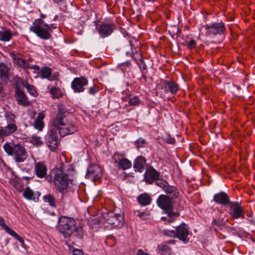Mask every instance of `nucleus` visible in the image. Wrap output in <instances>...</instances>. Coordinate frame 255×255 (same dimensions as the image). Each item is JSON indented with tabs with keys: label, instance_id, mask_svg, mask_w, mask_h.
<instances>
[{
	"label": "nucleus",
	"instance_id": "1",
	"mask_svg": "<svg viewBox=\"0 0 255 255\" xmlns=\"http://www.w3.org/2000/svg\"><path fill=\"white\" fill-rule=\"evenodd\" d=\"M53 179L51 176L46 178L49 183H54L56 190L63 194L67 190L69 183L73 180L74 168L69 165L62 164L59 168H54L52 171Z\"/></svg>",
	"mask_w": 255,
	"mask_h": 255
},
{
	"label": "nucleus",
	"instance_id": "2",
	"mask_svg": "<svg viewBox=\"0 0 255 255\" xmlns=\"http://www.w3.org/2000/svg\"><path fill=\"white\" fill-rule=\"evenodd\" d=\"M76 220L71 217L61 216L58 221V231L61 233L65 239L69 241L81 240L83 237V229L81 226H76Z\"/></svg>",
	"mask_w": 255,
	"mask_h": 255
},
{
	"label": "nucleus",
	"instance_id": "3",
	"mask_svg": "<svg viewBox=\"0 0 255 255\" xmlns=\"http://www.w3.org/2000/svg\"><path fill=\"white\" fill-rule=\"evenodd\" d=\"M57 109L58 113L52 120V126L59 129V133L61 136L75 132L77 130L75 124L66 118L65 114L67 111L65 106L59 104Z\"/></svg>",
	"mask_w": 255,
	"mask_h": 255
},
{
	"label": "nucleus",
	"instance_id": "4",
	"mask_svg": "<svg viewBox=\"0 0 255 255\" xmlns=\"http://www.w3.org/2000/svg\"><path fill=\"white\" fill-rule=\"evenodd\" d=\"M4 151L13 157L16 162H22L27 157L26 149L21 144H12L6 142L3 146Z\"/></svg>",
	"mask_w": 255,
	"mask_h": 255
},
{
	"label": "nucleus",
	"instance_id": "5",
	"mask_svg": "<svg viewBox=\"0 0 255 255\" xmlns=\"http://www.w3.org/2000/svg\"><path fill=\"white\" fill-rule=\"evenodd\" d=\"M204 27L206 30L205 35L207 37L213 38L217 36L225 37L227 28L225 23L222 21L206 24Z\"/></svg>",
	"mask_w": 255,
	"mask_h": 255
},
{
	"label": "nucleus",
	"instance_id": "6",
	"mask_svg": "<svg viewBox=\"0 0 255 255\" xmlns=\"http://www.w3.org/2000/svg\"><path fill=\"white\" fill-rule=\"evenodd\" d=\"M95 25L98 34L102 38H105L111 35L116 28L115 23L112 21H102L99 23L96 21Z\"/></svg>",
	"mask_w": 255,
	"mask_h": 255
},
{
	"label": "nucleus",
	"instance_id": "7",
	"mask_svg": "<svg viewBox=\"0 0 255 255\" xmlns=\"http://www.w3.org/2000/svg\"><path fill=\"white\" fill-rule=\"evenodd\" d=\"M105 221L113 228H121L124 225L125 220L123 214H116L109 212L104 217Z\"/></svg>",
	"mask_w": 255,
	"mask_h": 255
},
{
	"label": "nucleus",
	"instance_id": "8",
	"mask_svg": "<svg viewBox=\"0 0 255 255\" xmlns=\"http://www.w3.org/2000/svg\"><path fill=\"white\" fill-rule=\"evenodd\" d=\"M43 27L36 26L33 29L30 30L31 31L34 33L38 37L43 40L49 39L52 35L50 32L52 31L53 24H48L45 23L43 24Z\"/></svg>",
	"mask_w": 255,
	"mask_h": 255
},
{
	"label": "nucleus",
	"instance_id": "9",
	"mask_svg": "<svg viewBox=\"0 0 255 255\" xmlns=\"http://www.w3.org/2000/svg\"><path fill=\"white\" fill-rule=\"evenodd\" d=\"M228 214L233 219L245 218L244 208L238 202H232L228 205Z\"/></svg>",
	"mask_w": 255,
	"mask_h": 255
},
{
	"label": "nucleus",
	"instance_id": "10",
	"mask_svg": "<svg viewBox=\"0 0 255 255\" xmlns=\"http://www.w3.org/2000/svg\"><path fill=\"white\" fill-rule=\"evenodd\" d=\"M52 127L46 136L45 141L47 146L51 150H55L58 147V136L57 130L59 131V129L53 126Z\"/></svg>",
	"mask_w": 255,
	"mask_h": 255
},
{
	"label": "nucleus",
	"instance_id": "11",
	"mask_svg": "<svg viewBox=\"0 0 255 255\" xmlns=\"http://www.w3.org/2000/svg\"><path fill=\"white\" fill-rule=\"evenodd\" d=\"M125 155L118 152L114 153L112 159L114 163L117 164L119 168L127 170L132 166L131 162L128 159L124 157Z\"/></svg>",
	"mask_w": 255,
	"mask_h": 255
},
{
	"label": "nucleus",
	"instance_id": "12",
	"mask_svg": "<svg viewBox=\"0 0 255 255\" xmlns=\"http://www.w3.org/2000/svg\"><path fill=\"white\" fill-rule=\"evenodd\" d=\"M157 206L162 209L165 213L173 210V206L171 198L166 195L161 194L156 200Z\"/></svg>",
	"mask_w": 255,
	"mask_h": 255
},
{
	"label": "nucleus",
	"instance_id": "13",
	"mask_svg": "<svg viewBox=\"0 0 255 255\" xmlns=\"http://www.w3.org/2000/svg\"><path fill=\"white\" fill-rule=\"evenodd\" d=\"M175 229L177 238L179 239V240L182 241L185 244H187L189 242V228L185 223H181L180 225L176 227Z\"/></svg>",
	"mask_w": 255,
	"mask_h": 255
},
{
	"label": "nucleus",
	"instance_id": "14",
	"mask_svg": "<svg viewBox=\"0 0 255 255\" xmlns=\"http://www.w3.org/2000/svg\"><path fill=\"white\" fill-rule=\"evenodd\" d=\"M86 176L92 179L94 181H98L103 176L101 167L98 164H91L88 168Z\"/></svg>",
	"mask_w": 255,
	"mask_h": 255
},
{
	"label": "nucleus",
	"instance_id": "15",
	"mask_svg": "<svg viewBox=\"0 0 255 255\" xmlns=\"http://www.w3.org/2000/svg\"><path fill=\"white\" fill-rule=\"evenodd\" d=\"M11 58L13 63L17 65L19 67L23 69L38 70L39 66L36 65H31L27 61L20 57H17L14 53H10Z\"/></svg>",
	"mask_w": 255,
	"mask_h": 255
},
{
	"label": "nucleus",
	"instance_id": "16",
	"mask_svg": "<svg viewBox=\"0 0 255 255\" xmlns=\"http://www.w3.org/2000/svg\"><path fill=\"white\" fill-rule=\"evenodd\" d=\"M88 83V80L86 77H76L71 82V88L75 93L83 92L85 89L84 87L87 86Z\"/></svg>",
	"mask_w": 255,
	"mask_h": 255
},
{
	"label": "nucleus",
	"instance_id": "17",
	"mask_svg": "<svg viewBox=\"0 0 255 255\" xmlns=\"http://www.w3.org/2000/svg\"><path fill=\"white\" fill-rule=\"evenodd\" d=\"M160 177V172L152 166L147 168L144 174V180L146 183L152 184Z\"/></svg>",
	"mask_w": 255,
	"mask_h": 255
},
{
	"label": "nucleus",
	"instance_id": "18",
	"mask_svg": "<svg viewBox=\"0 0 255 255\" xmlns=\"http://www.w3.org/2000/svg\"><path fill=\"white\" fill-rule=\"evenodd\" d=\"M52 69L48 67H42L40 69V75L42 79H47L50 81H58L59 72L52 73Z\"/></svg>",
	"mask_w": 255,
	"mask_h": 255
},
{
	"label": "nucleus",
	"instance_id": "19",
	"mask_svg": "<svg viewBox=\"0 0 255 255\" xmlns=\"http://www.w3.org/2000/svg\"><path fill=\"white\" fill-rule=\"evenodd\" d=\"M15 97L17 103L21 106L25 107L29 105L30 103L28 101L25 93L20 89L18 86H16L15 88Z\"/></svg>",
	"mask_w": 255,
	"mask_h": 255
},
{
	"label": "nucleus",
	"instance_id": "20",
	"mask_svg": "<svg viewBox=\"0 0 255 255\" xmlns=\"http://www.w3.org/2000/svg\"><path fill=\"white\" fill-rule=\"evenodd\" d=\"M0 226L7 234L17 240L21 244L22 247H24L25 244L23 239L19 236L13 230L7 226L5 223L4 220L1 217H0Z\"/></svg>",
	"mask_w": 255,
	"mask_h": 255
},
{
	"label": "nucleus",
	"instance_id": "21",
	"mask_svg": "<svg viewBox=\"0 0 255 255\" xmlns=\"http://www.w3.org/2000/svg\"><path fill=\"white\" fill-rule=\"evenodd\" d=\"M162 89L165 93H170L172 95H175L180 88L179 85L174 81H165Z\"/></svg>",
	"mask_w": 255,
	"mask_h": 255
},
{
	"label": "nucleus",
	"instance_id": "22",
	"mask_svg": "<svg viewBox=\"0 0 255 255\" xmlns=\"http://www.w3.org/2000/svg\"><path fill=\"white\" fill-rule=\"evenodd\" d=\"M34 173L35 175L39 178H45L49 177L47 175V168L46 165L42 162H38L35 163Z\"/></svg>",
	"mask_w": 255,
	"mask_h": 255
},
{
	"label": "nucleus",
	"instance_id": "23",
	"mask_svg": "<svg viewBox=\"0 0 255 255\" xmlns=\"http://www.w3.org/2000/svg\"><path fill=\"white\" fill-rule=\"evenodd\" d=\"M213 201L223 206L228 205L231 202L229 195L223 191L215 194L213 196Z\"/></svg>",
	"mask_w": 255,
	"mask_h": 255
},
{
	"label": "nucleus",
	"instance_id": "24",
	"mask_svg": "<svg viewBox=\"0 0 255 255\" xmlns=\"http://www.w3.org/2000/svg\"><path fill=\"white\" fill-rule=\"evenodd\" d=\"M10 68L5 64L0 63V78L4 84L7 83L10 79Z\"/></svg>",
	"mask_w": 255,
	"mask_h": 255
},
{
	"label": "nucleus",
	"instance_id": "25",
	"mask_svg": "<svg viewBox=\"0 0 255 255\" xmlns=\"http://www.w3.org/2000/svg\"><path fill=\"white\" fill-rule=\"evenodd\" d=\"M146 159L144 157L140 155L137 156L134 161L133 167L135 172H142L144 168V165Z\"/></svg>",
	"mask_w": 255,
	"mask_h": 255
},
{
	"label": "nucleus",
	"instance_id": "26",
	"mask_svg": "<svg viewBox=\"0 0 255 255\" xmlns=\"http://www.w3.org/2000/svg\"><path fill=\"white\" fill-rule=\"evenodd\" d=\"M45 117V115L44 111L38 113L37 118L35 119L33 123V126L35 129L39 131H41L42 130L44 127L43 119Z\"/></svg>",
	"mask_w": 255,
	"mask_h": 255
},
{
	"label": "nucleus",
	"instance_id": "27",
	"mask_svg": "<svg viewBox=\"0 0 255 255\" xmlns=\"http://www.w3.org/2000/svg\"><path fill=\"white\" fill-rule=\"evenodd\" d=\"M137 201L141 206H146L150 204L152 199L149 195L143 193L137 197Z\"/></svg>",
	"mask_w": 255,
	"mask_h": 255
},
{
	"label": "nucleus",
	"instance_id": "28",
	"mask_svg": "<svg viewBox=\"0 0 255 255\" xmlns=\"http://www.w3.org/2000/svg\"><path fill=\"white\" fill-rule=\"evenodd\" d=\"M166 195L171 198V200L177 198L179 196L178 189L174 186L169 185L164 191Z\"/></svg>",
	"mask_w": 255,
	"mask_h": 255
},
{
	"label": "nucleus",
	"instance_id": "29",
	"mask_svg": "<svg viewBox=\"0 0 255 255\" xmlns=\"http://www.w3.org/2000/svg\"><path fill=\"white\" fill-rule=\"evenodd\" d=\"M12 33L9 29L0 31V40L3 42L9 41L12 37Z\"/></svg>",
	"mask_w": 255,
	"mask_h": 255
},
{
	"label": "nucleus",
	"instance_id": "30",
	"mask_svg": "<svg viewBox=\"0 0 255 255\" xmlns=\"http://www.w3.org/2000/svg\"><path fill=\"white\" fill-rule=\"evenodd\" d=\"M21 85L25 87L27 92L31 95L36 97L37 96L38 93L35 90L34 86L32 85H31L28 83L26 81H22L21 82Z\"/></svg>",
	"mask_w": 255,
	"mask_h": 255
},
{
	"label": "nucleus",
	"instance_id": "31",
	"mask_svg": "<svg viewBox=\"0 0 255 255\" xmlns=\"http://www.w3.org/2000/svg\"><path fill=\"white\" fill-rule=\"evenodd\" d=\"M43 199L44 202L48 203L49 205L51 207H56V199L53 195L48 194L44 195L43 197Z\"/></svg>",
	"mask_w": 255,
	"mask_h": 255
},
{
	"label": "nucleus",
	"instance_id": "32",
	"mask_svg": "<svg viewBox=\"0 0 255 255\" xmlns=\"http://www.w3.org/2000/svg\"><path fill=\"white\" fill-rule=\"evenodd\" d=\"M3 128L7 136L14 133L18 128L16 123L7 124V125Z\"/></svg>",
	"mask_w": 255,
	"mask_h": 255
},
{
	"label": "nucleus",
	"instance_id": "33",
	"mask_svg": "<svg viewBox=\"0 0 255 255\" xmlns=\"http://www.w3.org/2000/svg\"><path fill=\"white\" fill-rule=\"evenodd\" d=\"M23 197L28 200H32L34 201H36V199L34 196L33 191L29 187H27L23 193Z\"/></svg>",
	"mask_w": 255,
	"mask_h": 255
},
{
	"label": "nucleus",
	"instance_id": "34",
	"mask_svg": "<svg viewBox=\"0 0 255 255\" xmlns=\"http://www.w3.org/2000/svg\"><path fill=\"white\" fill-rule=\"evenodd\" d=\"M4 118L7 124L16 123V116L11 112H6L4 114Z\"/></svg>",
	"mask_w": 255,
	"mask_h": 255
},
{
	"label": "nucleus",
	"instance_id": "35",
	"mask_svg": "<svg viewBox=\"0 0 255 255\" xmlns=\"http://www.w3.org/2000/svg\"><path fill=\"white\" fill-rule=\"evenodd\" d=\"M50 93L52 95L53 98L58 99L63 97V93L58 88L52 87L50 89Z\"/></svg>",
	"mask_w": 255,
	"mask_h": 255
},
{
	"label": "nucleus",
	"instance_id": "36",
	"mask_svg": "<svg viewBox=\"0 0 255 255\" xmlns=\"http://www.w3.org/2000/svg\"><path fill=\"white\" fill-rule=\"evenodd\" d=\"M169 218L167 219V222L168 223L174 222L176 219L180 216V213L178 212H174L172 210L171 212L166 213Z\"/></svg>",
	"mask_w": 255,
	"mask_h": 255
},
{
	"label": "nucleus",
	"instance_id": "37",
	"mask_svg": "<svg viewBox=\"0 0 255 255\" xmlns=\"http://www.w3.org/2000/svg\"><path fill=\"white\" fill-rule=\"evenodd\" d=\"M30 142L36 146H41L43 144L40 136L36 135H33L30 138Z\"/></svg>",
	"mask_w": 255,
	"mask_h": 255
},
{
	"label": "nucleus",
	"instance_id": "38",
	"mask_svg": "<svg viewBox=\"0 0 255 255\" xmlns=\"http://www.w3.org/2000/svg\"><path fill=\"white\" fill-rule=\"evenodd\" d=\"M136 63L139 68L143 76H144V75L147 71V66L143 60V58L136 62Z\"/></svg>",
	"mask_w": 255,
	"mask_h": 255
},
{
	"label": "nucleus",
	"instance_id": "39",
	"mask_svg": "<svg viewBox=\"0 0 255 255\" xmlns=\"http://www.w3.org/2000/svg\"><path fill=\"white\" fill-rule=\"evenodd\" d=\"M146 144V140L142 137L138 138L134 142V145L137 149L144 147Z\"/></svg>",
	"mask_w": 255,
	"mask_h": 255
},
{
	"label": "nucleus",
	"instance_id": "40",
	"mask_svg": "<svg viewBox=\"0 0 255 255\" xmlns=\"http://www.w3.org/2000/svg\"><path fill=\"white\" fill-rule=\"evenodd\" d=\"M155 184L162 188L164 191L169 185L166 180L159 178L155 181Z\"/></svg>",
	"mask_w": 255,
	"mask_h": 255
},
{
	"label": "nucleus",
	"instance_id": "41",
	"mask_svg": "<svg viewBox=\"0 0 255 255\" xmlns=\"http://www.w3.org/2000/svg\"><path fill=\"white\" fill-rule=\"evenodd\" d=\"M140 101L139 99V97L136 96H134L133 97H130L128 100V104L131 106H137L140 104Z\"/></svg>",
	"mask_w": 255,
	"mask_h": 255
},
{
	"label": "nucleus",
	"instance_id": "42",
	"mask_svg": "<svg viewBox=\"0 0 255 255\" xmlns=\"http://www.w3.org/2000/svg\"><path fill=\"white\" fill-rule=\"evenodd\" d=\"M175 231V229L171 230L164 229L162 230L161 233L164 236L170 238H176Z\"/></svg>",
	"mask_w": 255,
	"mask_h": 255
},
{
	"label": "nucleus",
	"instance_id": "43",
	"mask_svg": "<svg viewBox=\"0 0 255 255\" xmlns=\"http://www.w3.org/2000/svg\"><path fill=\"white\" fill-rule=\"evenodd\" d=\"M163 139L165 142L168 144H175L176 143L175 139L171 137L169 133H166L163 136Z\"/></svg>",
	"mask_w": 255,
	"mask_h": 255
},
{
	"label": "nucleus",
	"instance_id": "44",
	"mask_svg": "<svg viewBox=\"0 0 255 255\" xmlns=\"http://www.w3.org/2000/svg\"><path fill=\"white\" fill-rule=\"evenodd\" d=\"M13 186L15 188V189L18 191L20 192L22 190L23 186L22 184L20 183L19 178L17 179H15L13 181Z\"/></svg>",
	"mask_w": 255,
	"mask_h": 255
},
{
	"label": "nucleus",
	"instance_id": "45",
	"mask_svg": "<svg viewBox=\"0 0 255 255\" xmlns=\"http://www.w3.org/2000/svg\"><path fill=\"white\" fill-rule=\"evenodd\" d=\"M137 212V216L139 218L142 220H147L149 219L150 216V214L148 212H141L139 211H136Z\"/></svg>",
	"mask_w": 255,
	"mask_h": 255
},
{
	"label": "nucleus",
	"instance_id": "46",
	"mask_svg": "<svg viewBox=\"0 0 255 255\" xmlns=\"http://www.w3.org/2000/svg\"><path fill=\"white\" fill-rule=\"evenodd\" d=\"M44 24L45 23H44V21L42 19L40 18L36 19L33 22L32 25L29 27V30L33 29L34 27H36V26L37 25L39 26H42L41 25L43 26V24Z\"/></svg>",
	"mask_w": 255,
	"mask_h": 255
},
{
	"label": "nucleus",
	"instance_id": "47",
	"mask_svg": "<svg viewBox=\"0 0 255 255\" xmlns=\"http://www.w3.org/2000/svg\"><path fill=\"white\" fill-rule=\"evenodd\" d=\"M99 91V88L95 84H93V86L89 89L88 92L90 95H94L97 93Z\"/></svg>",
	"mask_w": 255,
	"mask_h": 255
},
{
	"label": "nucleus",
	"instance_id": "48",
	"mask_svg": "<svg viewBox=\"0 0 255 255\" xmlns=\"http://www.w3.org/2000/svg\"><path fill=\"white\" fill-rule=\"evenodd\" d=\"M187 48L190 50L196 47V42L193 39L190 40L189 42H187Z\"/></svg>",
	"mask_w": 255,
	"mask_h": 255
},
{
	"label": "nucleus",
	"instance_id": "49",
	"mask_svg": "<svg viewBox=\"0 0 255 255\" xmlns=\"http://www.w3.org/2000/svg\"><path fill=\"white\" fill-rule=\"evenodd\" d=\"M212 224L214 226H216L217 227H220L224 225V222L223 219H214L212 221Z\"/></svg>",
	"mask_w": 255,
	"mask_h": 255
},
{
	"label": "nucleus",
	"instance_id": "50",
	"mask_svg": "<svg viewBox=\"0 0 255 255\" xmlns=\"http://www.w3.org/2000/svg\"><path fill=\"white\" fill-rule=\"evenodd\" d=\"M132 59L135 61V62L139 61L140 60L143 59V57L142 56L141 53H133Z\"/></svg>",
	"mask_w": 255,
	"mask_h": 255
},
{
	"label": "nucleus",
	"instance_id": "51",
	"mask_svg": "<svg viewBox=\"0 0 255 255\" xmlns=\"http://www.w3.org/2000/svg\"><path fill=\"white\" fill-rule=\"evenodd\" d=\"M7 136L4 128L3 127L0 126V139H3L4 137Z\"/></svg>",
	"mask_w": 255,
	"mask_h": 255
},
{
	"label": "nucleus",
	"instance_id": "52",
	"mask_svg": "<svg viewBox=\"0 0 255 255\" xmlns=\"http://www.w3.org/2000/svg\"><path fill=\"white\" fill-rule=\"evenodd\" d=\"M160 250L162 252L170 251L171 249L165 243L163 244L160 247Z\"/></svg>",
	"mask_w": 255,
	"mask_h": 255
},
{
	"label": "nucleus",
	"instance_id": "53",
	"mask_svg": "<svg viewBox=\"0 0 255 255\" xmlns=\"http://www.w3.org/2000/svg\"><path fill=\"white\" fill-rule=\"evenodd\" d=\"M8 168V166L6 165L3 160L0 158V171L3 169H7Z\"/></svg>",
	"mask_w": 255,
	"mask_h": 255
},
{
	"label": "nucleus",
	"instance_id": "54",
	"mask_svg": "<svg viewBox=\"0 0 255 255\" xmlns=\"http://www.w3.org/2000/svg\"><path fill=\"white\" fill-rule=\"evenodd\" d=\"M73 255H84L83 252L81 250L74 248L72 250Z\"/></svg>",
	"mask_w": 255,
	"mask_h": 255
},
{
	"label": "nucleus",
	"instance_id": "55",
	"mask_svg": "<svg viewBox=\"0 0 255 255\" xmlns=\"http://www.w3.org/2000/svg\"><path fill=\"white\" fill-rule=\"evenodd\" d=\"M129 44H130V46L131 47V50L132 51V53H140V49L138 47L135 48L133 50V49H132L133 45H132V44L131 41H129Z\"/></svg>",
	"mask_w": 255,
	"mask_h": 255
},
{
	"label": "nucleus",
	"instance_id": "56",
	"mask_svg": "<svg viewBox=\"0 0 255 255\" xmlns=\"http://www.w3.org/2000/svg\"><path fill=\"white\" fill-rule=\"evenodd\" d=\"M165 243L168 245H175L176 243V241L175 240H169L167 241H165Z\"/></svg>",
	"mask_w": 255,
	"mask_h": 255
},
{
	"label": "nucleus",
	"instance_id": "57",
	"mask_svg": "<svg viewBox=\"0 0 255 255\" xmlns=\"http://www.w3.org/2000/svg\"><path fill=\"white\" fill-rule=\"evenodd\" d=\"M137 255H148L147 254L144 253V252L141 250L139 249L137 251Z\"/></svg>",
	"mask_w": 255,
	"mask_h": 255
},
{
	"label": "nucleus",
	"instance_id": "58",
	"mask_svg": "<svg viewBox=\"0 0 255 255\" xmlns=\"http://www.w3.org/2000/svg\"><path fill=\"white\" fill-rule=\"evenodd\" d=\"M123 66H126L128 67H130L131 65V62L130 61H127L126 62L122 64Z\"/></svg>",
	"mask_w": 255,
	"mask_h": 255
},
{
	"label": "nucleus",
	"instance_id": "59",
	"mask_svg": "<svg viewBox=\"0 0 255 255\" xmlns=\"http://www.w3.org/2000/svg\"><path fill=\"white\" fill-rule=\"evenodd\" d=\"M29 179V177H28L23 176V177H22V180H26L27 181V183H28Z\"/></svg>",
	"mask_w": 255,
	"mask_h": 255
},
{
	"label": "nucleus",
	"instance_id": "60",
	"mask_svg": "<svg viewBox=\"0 0 255 255\" xmlns=\"http://www.w3.org/2000/svg\"><path fill=\"white\" fill-rule=\"evenodd\" d=\"M46 17V15L44 14H41L40 15V18H45Z\"/></svg>",
	"mask_w": 255,
	"mask_h": 255
},
{
	"label": "nucleus",
	"instance_id": "61",
	"mask_svg": "<svg viewBox=\"0 0 255 255\" xmlns=\"http://www.w3.org/2000/svg\"><path fill=\"white\" fill-rule=\"evenodd\" d=\"M3 90V86L2 84L0 82V93H1Z\"/></svg>",
	"mask_w": 255,
	"mask_h": 255
},
{
	"label": "nucleus",
	"instance_id": "62",
	"mask_svg": "<svg viewBox=\"0 0 255 255\" xmlns=\"http://www.w3.org/2000/svg\"><path fill=\"white\" fill-rule=\"evenodd\" d=\"M40 70V67H39V69L38 70H34L33 72V73L37 74V73H38V72Z\"/></svg>",
	"mask_w": 255,
	"mask_h": 255
},
{
	"label": "nucleus",
	"instance_id": "63",
	"mask_svg": "<svg viewBox=\"0 0 255 255\" xmlns=\"http://www.w3.org/2000/svg\"><path fill=\"white\" fill-rule=\"evenodd\" d=\"M55 2L58 3L59 2L61 1V0H53Z\"/></svg>",
	"mask_w": 255,
	"mask_h": 255
},
{
	"label": "nucleus",
	"instance_id": "64",
	"mask_svg": "<svg viewBox=\"0 0 255 255\" xmlns=\"http://www.w3.org/2000/svg\"><path fill=\"white\" fill-rule=\"evenodd\" d=\"M161 220H162L166 221V217H162L161 218Z\"/></svg>",
	"mask_w": 255,
	"mask_h": 255
}]
</instances>
